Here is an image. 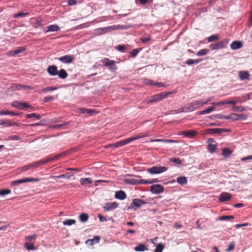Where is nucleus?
<instances>
[{
    "label": "nucleus",
    "mask_w": 252,
    "mask_h": 252,
    "mask_svg": "<svg viewBox=\"0 0 252 252\" xmlns=\"http://www.w3.org/2000/svg\"><path fill=\"white\" fill-rule=\"evenodd\" d=\"M158 180L157 178L151 180H146L144 179L136 180L132 178H127L124 179V182L126 184L135 185L141 184H150L158 182Z\"/></svg>",
    "instance_id": "f257e3e1"
},
{
    "label": "nucleus",
    "mask_w": 252,
    "mask_h": 252,
    "mask_svg": "<svg viewBox=\"0 0 252 252\" xmlns=\"http://www.w3.org/2000/svg\"><path fill=\"white\" fill-rule=\"evenodd\" d=\"M173 93L172 92H169L157 94L147 98V99L145 100V102L147 104L156 103L166 98L169 94H172Z\"/></svg>",
    "instance_id": "f03ea898"
},
{
    "label": "nucleus",
    "mask_w": 252,
    "mask_h": 252,
    "mask_svg": "<svg viewBox=\"0 0 252 252\" xmlns=\"http://www.w3.org/2000/svg\"><path fill=\"white\" fill-rule=\"evenodd\" d=\"M47 160H43V159H42L39 161L33 162L28 165L24 166L21 168V170L23 172H25L30 169H36L38 167H40V166H42L46 164L47 163Z\"/></svg>",
    "instance_id": "7ed1b4c3"
},
{
    "label": "nucleus",
    "mask_w": 252,
    "mask_h": 252,
    "mask_svg": "<svg viewBox=\"0 0 252 252\" xmlns=\"http://www.w3.org/2000/svg\"><path fill=\"white\" fill-rule=\"evenodd\" d=\"M120 28V25H114L104 28H100L94 30L96 35H100L103 33H106L110 31H114Z\"/></svg>",
    "instance_id": "20e7f679"
},
{
    "label": "nucleus",
    "mask_w": 252,
    "mask_h": 252,
    "mask_svg": "<svg viewBox=\"0 0 252 252\" xmlns=\"http://www.w3.org/2000/svg\"><path fill=\"white\" fill-rule=\"evenodd\" d=\"M228 42V39H224L215 43L211 44L209 45V48L211 50L223 49L226 47Z\"/></svg>",
    "instance_id": "39448f33"
},
{
    "label": "nucleus",
    "mask_w": 252,
    "mask_h": 252,
    "mask_svg": "<svg viewBox=\"0 0 252 252\" xmlns=\"http://www.w3.org/2000/svg\"><path fill=\"white\" fill-rule=\"evenodd\" d=\"M101 63L104 65L108 66L112 71H115L117 69V67L115 65L116 62L114 60H110L108 58H105L101 60Z\"/></svg>",
    "instance_id": "423d86ee"
},
{
    "label": "nucleus",
    "mask_w": 252,
    "mask_h": 252,
    "mask_svg": "<svg viewBox=\"0 0 252 252\" xmlns=\"http://www.w3.org/2000/svg\"><path fill=\"white\" fill-rule=\"evenodd\" d=\"M40 180V179L39 178H25L12 182L11 183V186H16L18 185L19 184H21L26 182H38Z\"/></svg>",
    "instance_id": "0eeeda50"
},
{
    "label": "nucleus",
    "mask_w": 252,
    "mask_h": 252,
    "mask_svg": "<svg viewBox=\"0 0 252 252\" xmlns=\"http://www.w3.org/2000/svg\"><path fill=\"white\" fill-rule=\"evenodd\" d=\"M167 170V168L164 166H153L147 169V171L151 174H156L164 172Z\"/></svg>",
    "instance_id": "6e6552de"
},
{
    "label": "nucleus",
    "mask_w": 252,
    "mask_h": 252,
    "mask_svg": "<svg viewBox=\"0 0 252 252\" xmlns=\"http://www.w3.org/2000/svg\"><path fill=\"white\" fill-rule=\"evenodd\" d=\"M55 59L64 63H70L74 60L75 58L73 55H66L59 58H56Z\"/></svg>",
    "instance_id": "1a4fd4ad"
},
{
    "label": "nucleus",
    "mask_w": 252,
    "mask_h": 252,
    "mask_svg": "<svg viewBox=\"0 0 252 252\" xmlns=\"http://www.w3.org/2000/svg\"><path fill=\"white\" fill-rule=\"evenodd\" d=\"M11 105L13 107L17 109H22L24 108H32V106L29 105L28 103L24 102H21L18 101H14L11 103Z\"/></svg>",
    "instance_id": "9d476101"
},
{
    "label": "nucleus",
    "mask_w": 252,
    "mask_h": 252,
    "mask_svg": "<svg viewBox=\"0 0 252 252\" xmlns=\"http://www.w3.org/2000/svg\"><path fill=\"white\" fill-rule=\"evenodd\" d=\"M248 118V116L245 114H238L232 113L227 117V119H230L233 121H239L241 120H246Z\"/></svg>",
    "instance_id": "9b49d317"
},
{
    "label": "nucleus",
    "mask_w": 252,
    "mask_h": 252,
    "mask_svg": "<svg viewBox=\"0 0 252 252\" xmlns=\"http://www.w3.org/2000/svg\"><path fill=\"white\" fill-rule=\"evenodd\" d=\"M229 130L227 129L216 128H208L205 130L204 133L206 134H214L215 133H220L223 132H228Z\"/></svg>",
    "instance_id": "f8f14e48"
},
{
    "label": "nucleus",
    "mask_w": 252,
    "mask_h": 252,
    "mask_svg": "<svg viewBox=\"0 0 252 252\" xmlns=\"http://www.w3.org/2000/svg\"><path fill=\"white\" fill-rule=\"evenodd\" d=\"M150 190L153 193L158 194L163 191L164 188L160 185H153L151 186Z\"/></svg>",
    "instance_id": "ddd939ff"
},
{
    "label": "nucleus",
    "mask_w": 252,
    "mask_h": 252,
    "mask_svg": "<svg viewBox=\"0 0 252 252\" xmlns=\"http://www.w3.org/2000/svg\"><path fill=\"white\" fill-rule=\"evenodd\" d=\"M236 100H223L218 102H213L212 103V105L215 107V106L219 105H223V104H232L235 105L237 102H241L242 101L239 100L238 98H236Z\"/></svg>",
    "instance_id": "4468645a"
},
{
    "label": "nucleus",
    "mask_w": 252,
    "mask_h": 252,
    "mask_svg": "<svg viewBox=\"0 0 252 252\" xmlns=\"http://www.w3.org/2000/svg\"><path fill=\"white\" fill-rule=\"evenodd\" d=\"M148 136H149V135L147 133H139V134H137V135H136L135 136L131 137H129L127 139H126L125 140H126V142L127 144H128L132 141H133L134 140H138L141 138L146 137H148Z\"/></svg>",
    "instance_id": "2eb2a0df"
},
{
    "label": "nucleus",
    "mask_w": 252,
    "mask_h": 252,
    "mask_svg": "<svg viewBox=\"0 0 252 252\" xmlns=\"http://www.w3.org/2000/svg\"><path fill=\"white\" fill-rule=\"evenodd\" d=\"M118 205L119 204L116 202L107 203L103 207V209L105 211H110L117 208Z\"/></svg>",
    "instance_id": "dca6fc26"
},
{
    "label": "nucleus",
    "mask_w": 252,
    "mask_h": 252,
    "mask_svg": "<svg viewBox=\"0 0 252 252\" xmlns=\"http://www.w3.org/2000/svg\"><path fill=\"white\" fill-rule=\"evenodd\" d=\"M126 145L125 139L118 141L115 143L110 144L105 146V149L111 148H118Z\"/></svg>",
    "instance_id": "f3484780"
},
{
    "label": "nucleus",
    "mask_w": 252,
    "mask_h": 252,
    "mask_svg": "<svg viewBox=\"0 0 252 252\" xmlns=\"http://www.w3.org/2000/svg\"><path fill=\"white\" fill-rule=\"evenodd\" d=\"M209 144L208 145V150L211 153H214L217 149V145L216 142L212 138L208 139Z\"/></svg>",
    "instance_id": "a211bd4d"
},
{
    "label": "nucleus",
    "mask_w": 252,
    "mask_h": 252,
    "mask_svg": "<svg viewBox=\"0 0 252 252\" xmlns=\"http://www.w3.org/2000/svg\"><path fill=\"white\" fill-rule=\"evenodd\" d=\"M232 197V195L228 192H222L219 197L220 202H225L229 200Z\"/></svg>",
    "instance_id": "6ab92c4d"
},
{
    "label": "nucleus",
    "mask_w": 252,
    "mask_h": 252,
    "mask_svg": "<svg viewBox=\"0 0 252 252\" xmlns=\"http://www.w3.org/2000/svg\"><path fill=\"white\" fill-rule=\"evenodd\" d=\"M146 202L140 199H133L131 206H136L137 207H140L142 205L145 204Z\"/></svg>",
    "instance_id": "aec40b11"
},
{
    "label": "nucleus",
    "mask_w": 252,
    "mask_h": 252,
    "mask_svg": "<svg viewBox=\"0 0 252 252\" xmlns=\"http://www.w3.org/2000/svg\"><path fill=\"white\" fill-rule=\"evenodd\" d=\"M47 70L48 73L52 76H55L58 74L57 67L55 65L49 66Z\"/></svg>",
    "instance_id": "412c9836"
},
{
    "label": "nucleus",
    "mask_w": 252,
    "mask_h": 252,
    "mask_svg": "<svg viewBox=\"0 0 252 252\" xmlns=\"http://www.w3.org/2000/svg\"><path fill=\"white\" fill-rule=\"evenodd\" d=\"M100 239V238L99 236H95L93 239L87 240L86 241V244L90 246H93L94 244L98 243Z\"/></svg>",
    "instance_id": "4be33fe9"
},
{
    "label": "nucleus",
    "mask_w": 252,
    "mask_h": 252,
    "mask_svg": "<svg viewBox=\"0 0 252 252\" xmlns=\"http://www.w3.org/2000/svg\"><path fill=\"white\" fill-rule=\"evenodd\" d=\"M115 197L120 200H124L126 197V194L124 191L119 190L116 192Z\"/></svg>",
    "instance_id": "5701e85b"
},
{
    "label": "nucleus",
    "mask_w": 252,
    "mask_h": 252,
    "mask_svg": "<svg viewBox=\"0 0 252 252\" xmlns=\"http://www.w3.org/2000/svg\"><path fill=\"white\" fill-rule=\"evenodd\" d=\"M66 154V152H63V153L56 155L52 158H44L43 160H47V162H49V161H51L52 160H57V159L63 157Z\"/></svg>",
    "instance_id": "b1692460"
},
{
    "label": "nucleus",
    "mask_w": 252,
    "mask_h": 252,
    "mask_svg": "<svg viewBox=\"0 0 252 252\" xmlns=\"http://www.w3.org/2000/svg\"><path fill=\"white\" fill-rule=\"evenodd\" d=\"M243 46L241 41H234L230 45V47L233 50H237L241 48Z\"/></svg>",
    "instance_id": "393cba45"
},
{
    "label": "nucleus",
    "mask_w": 252,
    "mask_h": 252,
    "mask_svg": "<svg viewBox=\"0 0 252 252\" xmlns=\"http://www.w3.org/2000/svg\"><path fill=\"white\" fill-rule=\"evenodd\" d=\"M191 103L193 105L194 110L197 109V108L200 107L201 106H203V105H204L203 99L197 100L192 102Z\"/></svg>",
    "instance_id": "a878e982"
},
{
    "label": "nucleus",
    "mask_w": 252,
    "mask_h": 252,
    "mask_svg": "<svg viewBox=\"0 0 252 252\" xmlns=\"http://www.w3.org/2000/svg\"><path fill=\"white\" fill-rule=\"evenodd\" d=\"M197 132L195 130H189L183 132V134L189 138H192L197 134Z\"/></svg>",
    "instance_id": "bb28decb"
},
{
    "label": "nucleus",
    "mask_w": 252,
    "mask_h": 252,
    "mask_svg": "<svg viewBox=\"0 0 252 252\" xmlns=\"http://www.w3.org/2000/svg\"><path fill=\"white\" fill-rule=\"evenodd\" d=\"M239 77L241 80H249L250 74L247 71H241L239 72Z\"/></svg>",
    "instance_id": "cd10ccee"
},
{
    "label": "nucleus",
    "mask_w": 252,
    "mask_h": 252,
    "mask_svg": "<svg viewBox=\"0 0 252 252\" xmlns=\"http://www.w3.org/2000/svg\"><path fill=\"white\" fill-rule=\"evenodd\" d=\"M81 185L86 187L88 184H92L93 180L91 178H81L80 180Z\"/></svg>",
    "instance_id": "c85d7f7f"
},
{
    "label": "nucleus",
    "mask_w": 252,
    "mask_h": 252,
    "mask_svg": "<svg viewBox=\"0 0 252 252\" xmlns=\"http://www.w3.org/2000/svg\"><path fill=\"white\" fill-rule=\"evenodd\" d=\"M46 32H57L60 31V28L57 25H51L47 27Z\"/></svg>",
    "instance_id": "c756f323"
},
{
    "label": "nucleus",
    "mask_w": 252,
    "mask_h": 252,
    "mask_svg": "<svg viewBox=\"0 0 252 252\" xmlns=\"http://www.w3.org/2000/svg\"><path fill=\"white\" fill-rule=\"evenodd\" d=\"M134 250L136 252H144L148 251V249L143 244L140 243L138 246L135 247Z\"/></svg>",
    "instance_id": "7c9ffc66"
},
{
    "label": "nucleus",
    "mask_w": 252,
    "mask_h": 252,
    "mask_svg": "<svg viewBox=\"0 0 252 252\" xmlns=\"http://www.w3.org/2000/svg\"><path fill=\"white\" fill-rule=\"evenodd\" d=\"M59 77L61 79H65L66 78L68 74L66 72V71L63 69H61L60 70V71H58V74Z\"/></svg>",
    "instance_id": "2f4dec72"
},
{
    "label": "nucleus",
    "mask_w": 252,
    "mask_h": 252,
    "mask_svg": "<svg viewBox=\"0 0 252 252\" xmlns=\"http://www.w3.org/2000/svg\"><path fill=\"white\" fill-rule=\"evenodd\" d=\"M36 237H37L36 234H33V235H31V236H27L26 237V243H34Z\"/></svg>",
    "instance_id": "473e14b6"
},
{
    "label": "nucleus",
    "mask_w": 252,
    "mask_h": 252,
    "mask_svg": "<svg viewBox=\"0 0 252 252\" xmlns=\"http://www.w3.org/2000/svg\"><path fill=\"white\" fill-rule=\"evenodd\" d=\"M177 182L180 185H184L187 183V179L184 176H181L177 178Z\"/></svg>",
    "instance_id": "72a5a7b5"
},
{
    "label": "nucleus",
    "mask_w": 252,
    "mask_h": 252,
    "mask_svg": "<svg viewBox=\"0 0 252 252\" xmlns=\"http://www.w3.org/2000/svg\"><path fill=\"white\" fill-rule=\"evenodd\" d=\"M183 109H184V112H192L194 110V108L193 107L192 103H190L185 105L183 107Z\"/></svg>",
    "instance_id": "f704fd0d"
},
{
    "label": "nucleus",
    "mask_w": 252,
    "mask_h": 252,
    "mask_svg": "<svg viewBox=\"0 0 252 252\" xmlns=\"http://www.w3.org/2000/svg\"><path fill=\"white\" fill-rule=\"evenodd\" d=\"M79 219L81 221L84 222L87 221L89 219V216L86 213H82L79 216Z\"/></svg>",
    "instance_id": "c9c22d12"
},
{
    "label": "nucleus",
    "mask_w": 252,
    "mask_h": 252,
    "mask_svg": "<svg viewBox=\"0 0 252 252\" xmlns=\"http://www.w3.org/2000/svg\"><path fill=\"white\" fill-rule=\"evenodd\" d=\"M26 118L27 119H31L32 118H35L37 120H39L41 118V116L40 115L37 114L36 113H31L27 114L26 115Z\"/></svg>",
    "instance_id": "e433bc0d"
},
{
    "label": "nucleus",
    "mask_w": 252,
    "mask_h": 252,
    "mask_svg": "<svg viewBox=\"0 0 252 252\" xmlns=\"http://www.w3.org/2000/svg\"><path fill=\"white\" fill-rule=\"evenodd\" d=\"M155 142H164V143H175L177 141H175V140H171V139H156L154 140Z\"/></svg>",
    "instance_id": "4c0bfd02"
},
{
    "label": "nucleus",
    "mask_w": 252,
    "mask_h": 252,
    "mask_svg": "<svg viewBox=\"0 0 252 252\" xmlns=\"http://www.w3.org/2000/svg\"><path fill=\"white\" fill-rule=\"evenodd\" d=\"M214 109H215V107L214 106L209 107L208 108H207L206 109L199 112V114H200V115H204V114H209L211 112L213 111L214 110Z\"/></svg>",
    "instance_id": "58836bf2"
},
{
    "label": "nucleus",
    "mask_w": 252,
    "mask_h": 252,
    "mask_svg": "<svg viewBox=\"0 0 252 252\" xmlns=\"http://www.w3.org/2000/svg\"><path fill=\"white\" fill-rule=\"evenodd\" d=\"M165 246L162 243H159L157 245L154 252H162L163 250L164 249Z\"/></svg>",
    "instance_id": "ea45409f"
},
{
    "label": "nucleus",
    "mask_w": 252,
    "mask_h": 252,
    "mask_svg": "<svg viewBox=\"0 0 252 252\" xmlns=\"http://www.w3.org/2000/svg\"><path fill=\"white\" fill-rule=\"evenodd\" d=\"M233 110L236 112H242L246 110L244 106H236L235 105H233Z\"/></svg>",
    "instance_id": "a19ab883"
},
{
    "label": "nucleus",
    "mask_w": 252,
    "mask_h": 252,
    "mask_svg": "<svg viewBox=\"0 0 252 252\" xmlns=\"http://www.w3.org/2000/svg\"><path fill=\"white\" fill-rule=\"evenodd\" d=\"M209 51L207 49H202L198 51L196 55L197 56H202L207 54Z\"/></svg>",
    "instance_id": "79ce46f5"
},
{
    "label": "nucleus",
    "mask_w": 252,
    "mask_h": 252,
    "mask_svg": "<svg viewBox=\"0 0 252 252\" xmlns=\"http://www.w3.org/2000/svg\"><path fill=\"white\" fill-rule=\"evenodd\" d=\"M34 244L33 243H25V247L28 250H35V248L34 246Z\"/></svg>",
    "instance_id": "37998d69"
},
{
    "label": "nucleus",
    "mask_w": 252,
    "mask_h": 252,
    "mask_svg": "<svg viewBox=\"0 0 252 252\" xmlns=\"http://www.w3.org/2000/svg\"><path fill=\"white\" fill-rule=\"evenodd\" d=\"M219 39V36L217 34H213L208 37L207 40L208 42H213Z\"/></svg>",
    "instance_id": "c03bdc74"
},
{
    "label": "nucleus",
    "mask_w": 252,
    "mask_h": 252,
    "mask_svg": "<svg viewBox=\"0 0 252 252\" xmlns=\"http://www.w3.org/2000/svg\"><path fill=\"white\" fill-rule=\"evenodd\" d=\"M75 223L76 220L72 219L66 220L63 222V224L64 225H71L75 224Z\"/></svg>",
    "instance_id": "a18cd8bd"
},
{
    "label": "nucleus",
    "mask_w": 252,
    "mask_h": 252,
    "mask_svg": "<svg viewBox=\"0 0 252 252\" xmlns=\"http://www.w3.org/2000/svg\"><path fill=\"white\" fill-rule=\"evenodd\" d=\"M231 151L228 148H224L222 150V155L225 157H229L231 155Z\"/></svg>",
    "instance_id": "49530a36"
},
{
    "label": "nucleus",
    "mask_w": 252,
    "mask_h": 252,
    "mask_svg": "<svg viewBox=\"0 0 252 252\" xmlns=\"http://www.w3.org/2000/svg\"><path fill=\"white\" fill-rule=\"evenodd\" d=\"M28 14H29L28 13H24V12H19L18 13H16V14H14L13 17L14 18H18V17H24L27 16Z\"/></svg>",
    "instance_id": "de8ad7c7"
},
{
    "label": "nucleus",
    "mask_w": 252,
    "mask_h": 252,
    "mask_svg": "<svg viewBox=\"0 0 252 252\" xmlns=\"http://www.w3.org/2000/svg\"><path fill=\"white\" fill-rule=\"evenodd\" d=\"M171 162H174L176 164L180 165L182 164V161L179 158H173L170 159Z\"/></svg>",
    "instance_id": "09e8293b"
},
{
    "label": "nucleus",
    "mask_w": 252,
    "mask_h": 252,
    "mask_svg": "<svg viewBox=\"0 0 252 252\" xmlns=\"http://www.w3.org/2000/svg\"><path fill=\"white\" fill-rule=\"evenodd\" d=\"M11 190L9 189H3L0 190V195L4 196L10 193Z\"/></svg>",
    "instance_id": "8fccbe9b"
},
{
    "label": "nucleus",
    "mask_w": 252,
    "mask_h": 252,
    "mask_svg": "<svg viewBox=\"0 0 252 252\" xmlns=\"http://www.w3.org/2000/svg\"><path fill=\"white\" fill-rule=\"evenodd\" d=\"M57 89V88L56 87H47L46 88H44L42 90H41V92H49V91H54V90H56Z\"/></svg>",
    "instance_id": "3c124183"
},
{
    "label": "nucleus",
    "mask_w": 252,
    "mask_h": 252,
    "mask_svg": "<svg viewBox=\"0 0 252 252\" xmlns=\"http://www.w3.org/2000/svg\"><path fill=\"white\" fill-rule=\"evenodd\" d=\"M234 218L233 216H223L220 218V220H229L230 219H233Z\"/></svg>",
    "instance_id": "603ef678"
},
{
    "label": "nucleus",
    "mask_w": 252,
    "mask_h": 252,
    "mask_svg": "<svg viewBox=\"0 0 252 252\" xmlns=\"http://www.w3.org/2000/svg\"><path fill=\"white\" fill-rule=\"evenodd\" d=\"M144 83L146 84L149 85L156 86V82H154L153 80L148 79H145Z\"/></svg>",
    "instance_id": "864d4df0"
},
{
    "label": "nucleus",
    "mask_w": 252,
    "mask_h": 252,
    "mask_svg": "<svg viewBox=\"0 0 252 252\" xmlns=\"http://www.w3.org/2000/svg\"><path fill=\"white\" fill-rule=\"evenodd\" d=\"M26 49L25 47H19L17 48V49L15 50L16 52V54H19L20 53H23Z\"/></svg>",
    "instance_id": "5fc2aeb1"
},
{
    "label": "nucleus",
    "mask_w": 252,
    "mask_h": 252,
    "mask_svg": "<svg viewBox=\"0 0 252 252\" xmlns=\"http://www.w3.org/2000/svg\"><path fill=\"white\" fill-rule=\"evenodd\" d=\"M22 87L23 85L21 84H15L13 85V86H12V88L13 90H20L22 89Z\"/></svg>",
    "instance_id": "6e6d98bb"
},
{
    "label": "nucleus",
    "mask_w": 252,
    "mask_h": 252,
    "mask_svg": "<svg viewBox=\"0 0 252 252\" xmlns=\"http://www.w3.org/2000/svg\"><path fill=\"white\" fill-rule=\"evenodd\" d=\"M5 125H6L7 126H17L18 124L15 122H12L10 120H6L5 121Z\"/></svg>",
    "instance_id": "4d7b16f0"
},
{
    "label": "nucleus",
    "mask_w": 252,
    "mask_h": 252,
    "mask_svg": "<svg viewBox=\"0 0 252 252\" xmlns=\"http://www.w3.org/2000/svg\"><path fill=\"white\" fill-rule=\"evenodd\" d=\"M54 99V97L53 96L51 95H48L47 96H45L44 99L43 101L44 102H47L49 101H51L53 100Z\"/></svg>",
    "instance_id": "13d9d810"
},
{
    "label": "nucleus",
    "mask_w": 252,
    "mask_h": 252,
    "mask_svg": "<svg viewBox=\"0 0 252 252\" xmlns=\"http://www.w3.org/2000/svg\"><path fill=\"white\" fill-rule=\"evenodd\" d=\"M116 49L119 51L124 52L126 47L124 45H119L116 47Z\"/></svg>",
    "instance_id": "bf43d9fd"
},
{
    "label": "nucleus",
    "mask_w": 252,
    "mask_h": 252,
    "mask_svg": "<svg viewBox=\"0 0 252 252\" xmlns=\"http://www.w3.org/2000/svg\"><path fill=\"white\" fill-rule=\"evenodd\" d=\"M67 124L66 123H64L60 125H56L53 126V127L56 129H62L63 128V127Z\"/></svg>",
    "instance_id": "052dcab7"
},
{
    "label": "nucleus",
    "mask_w": 252,
    "mask_h": 252,
    "mask_svg": "<svg viewBox=\"0 0 252 252\" xmlns=\"http://www.w3.org/2000/svg\"><path fill=\"white\" fill-rule=\"evenodd\" d=\"M139 50H138L137 49H135L132 50L130 52V54L132 57H134L137 55V54L139 53Z\"/></svg>",
    "instance_id": "680f3d73"
},
{
    "label": "nucleus",
    "mask_w": 252,
    "mask_h": 252,
    "mask_svg": "<svg viewBox=\"0 0 252 252\" xmlns=\"http://www.w3.org/2000/svg\"><path fill=\"white\" fill-rule=\"evenodd\" d=\"M235 247V243L234 242H231L229 245L228 248L227 249L226 251L227 252H230L233 250L234 249Z\"/></svg>",
    "instance_id": "e2e57ef3"
},
{
    "label": "nucleus",
    "mask_w": 252,
    "mask_h": 252,
    "mask_svg": "<svg viewBox=\"0 0 252 252\" xmlns=\"http://www.w3.org/2000/svg\"><path fill=\"white\" fill-rule=\"evenodd\" d=\"M182 112H184L183 107L179 108L177 110H172L171 111V114H178Z\"/></svg>",
    "instance_id": "0e129e2a"
},
{
    "label": "nucleus",
    "mask_w": 252,
    "mask_h": 252,
    "mask_svg": "<svg viewBox=\"0 0 252 252\" xmlns=\"http://www.w3.org/2000/svg\"><path fill=\"white\" fill-rule=\"evenodd\" d=\"M67 174H62V175H61L60 176H53L52 178H54V179H60V178H66L67 177V178L69 179V176H67Z\"/></svg>",
    "instance_id": "69168bd1"
},
{
    "label": "nucleus",
    "mask_w": 252,
    "mask_h": 252,
    "mask_svg": "<svg viewBox=\"0 0 252 252\" xmlns=\"http://www.w3.org/2000/svg\"><path fill=\"white\" fill-rule=\"evenodd\" d=\"M77 0H69L67 3L69 5H74L77 4Z\"/></svg>",
    "instance_id": "338daca9"
},
{
    "label": "nucleus",
    "mask_w": 252,
    "mask_h": 252,
    "mask_svg": "<svg viewBox=\"0 0 252 252\" xmlns=\"http://www.w3.org/2000/svg\"><path fill=\"white\" fill-rule=\"evenodd\" d=\"M16 55H17V54L15 50L10 51L7 53V55L8 56L13 57L15 56Z\"/></svg>",
    "instance_id": "774afa93"
}]
</instances>
